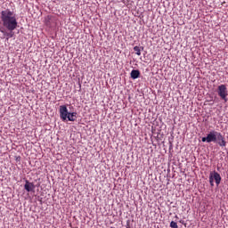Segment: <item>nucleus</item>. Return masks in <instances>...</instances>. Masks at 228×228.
<instances>
[{"label":"nucleus","instance_id":"1","mask_svg":"<svg viewBox=\"0 0 228 228\" xmlns=\"http://www.w3.org/2000/svg\"><path fill=\"white\" fill-rule=\"evenodd\" d=\"M0 19L2 24L5 29H8L9 32H6L1 29V33H3L4 37H6V40H10V38H13L15 37V28H19V21H17V14L15 12L5 9L1 11Z\"/></svg>","mask_w":228,"mask_h":228},{"label":"nucleus","instance_id":"2","mask_svg":"<svg viewBox=\"0 0 228 228\" xmlns=\"http://www.w3.org/2000/svg\"><path fill=\"white\" fill-rule=\"evenodd\" d=\"M201 142L206 143H217L219 147L227 146V142L225 141L224 134L215 130L210 131L206 137H202Z\"/></svg>","mask_w":228,"mask_h":228},{"label":"nucleus","instance_id":"3","mask_svg":"<svg viewBox=\"0 0 228 228\" xmlns=\"http://www.w3.org/2000/svg\"><path fill=\"white\" fill-rule=\"evenodd\" d=\"M60 118L62 122H75L76 118H77V112H69V109H67V105H61L59 108Z\"/></svg>","mask_w":228,"mask_h":228},{"label":"nucleus","instance_id":"4","mask_svg":"<svg viewBox=\"0 0 228 228\" xmlns=\"http://www.w3.org/2000/svg\"><path fill=\"white\" fill-rule=\"evenodd\" d=\"M217 94L219 95L220 99L224 101V102H227L228 98V93H227V86L225 85H220L217 86Z\"/></svg>","mask_w":228,"mask_h":228},{"label":"nucleus","instance_id":"5","mask_svg":"<svg viewBox=\"0 0 228 228\" xmlns=\"http://www.w3.org/2000/svg\"><path fill=\"white\" fill-rule=\"evenodd\" d=\"M35 183H31L28 180L25 181V185H24V190H26V191H28V193L31 191H35Z\"/></svg>","mask_w":228,"mask_h":228},{"label":"nucleus","instance_id":"6","mask_svg":"<svg viewBox=\"0 0 228 228\" xmlns=\"http://www.w3.org/2000/svg\"><path fill=\"white\" fill-rule=\"evenodd\" d=\"M212 177H213L214 181H216V186H219L220 183L222 182V176H220V174H218V172H216V171H214L212 173Z\"/></svg>","mask_w":228,"mask_h":228},{"label":"nucleus","instance_id":"7","mask_svg":"<svg viewBox=\"0 0 228 228\" xmlns=\"http://www.w3.org/2000/svg\"><path fill=\"white\" fill-rule=\"evenodd\" d=\"M132 79H138L140 77V70L138 69H133L130 73Z\"/></svg>","mask_w":228,"mask_h":228},{"label":"nucleus","instance_id":"8","mask_svg":"<svg viewBox=\"0 0 228 228\" xmlns=\"http://www.w3.org/2000/svg\"><path fill=\"white\" fill-rule=\"evenodd\" d=\"M134 51L137 56H142V51H143V47L134 46Z\"/></svg>","mask_w":228,"mask_h":228},{"label":"nucleus","instance_id":"9","mask_svg":"<svg viewBox=\"0 0 228 228\" xmlns=\"http://www.w3.org/2000/svg\"><path fill=\"white\" fill-rule=\"evenodd\" d=\"M209 183H210V186H215V180L213 179V173H210V175H209Z\"/></svg>","mask_w":228,"mask_h":228},{"label":"nucleus","instance_id":"10","mask_svg":"<svg viewBox=\"0 0 228 228\" xmlns=\"http://www.w3.org/2000/svg\"><path fill=\"white\" fill-rule=\"evenodd\" d=\"M170 227L171 228H179V226L177 225V223H175V221H172L170 223Z\"/></svg>","mask_w":228,"mask_h":228}]
</instances>
